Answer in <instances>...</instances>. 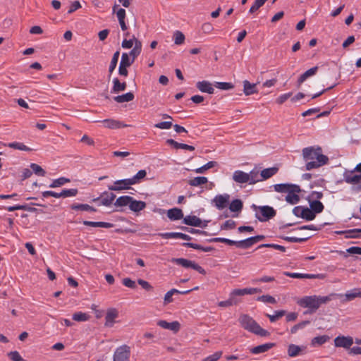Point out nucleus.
<instances>
[{"instance_id": "f257e3e1", "label": "nucleus", "mask_w": 361, "mask_h": 361, "mask_svg": "<svg viewBox=\"0 0 361 361\" xmlns=\"http://www.w3.org/2000/svg\"><path fill=\"white\" fill-rule=\"evenodd\" d=\"M303 159L307 161L306 170L310 171L324 166L329 162V157L322 154V149L319 146H311L302 149Z\"/></svg>"}, {"instance_id": "f03ea898", "label": "nucleus", "mask_w": 361, "mask_h": 361, "mask_svg": "<svg viewBox=\"0 0 361 361\" xmlns=\"http://www.w3.org/2000/svg\"><path fill=\"white\" fill-rule=\"evenodd\" d=\"M341 294L331 293L326 296L310 295L304 296L298 301V305L308 310L304 312L305 314L314 313L322 304H326L336 297H342Z\"/></svg>"}, {"instance_id": "7ed1b4c3", "label": "nucleus", "mask_w": 361, "mask_h": 361, "mask_svg": "<svg viewBox=\"0 0 361 361\" xmlns=\"http://www.w3.org/2000/svg\"><path fill=\"white\" fill-rule=\"evenodd\" d=\"M238 321L243 329L254 334L262 337H267L270 335V333L267 330L262 329L259 324L248 314L240 315Z\"/></svg>"}, {"instance_id": "20e7f679", "label": "nucleus", "mask_w": 361, "mask_h": 361, "mask_svg": "<svg viewBox=\"0 0 361 361\" xmlns=\"http://www.w3.org/2000/svg\"><path fill=\"white\" fill-rule=\"evenodd\" d=\"M252 208L254 210H259V212H256L255 217L261 222L269 221L276 214V211L273 207L268 205L257 206L252 204Z\"/></svg>"}, {"instance_id": "39448f33", "label": "nucleus", "mask_w": 361, "mask_h": 361, "mask_svg": "<svg viewBox=\"0 0 361 361\" xmlns=\"http://www.w3.org/2000/svg\"><path fill=\"white\" fill-rule=\"evenodd\" d=\"M171 262L180 265L184 268H192L194 270H196L200 274L205 275L206 271L201 266H200L197 263L194 261H191L185 258H172L171 260Z\"/></svg>"}, {"instance_id": "423d86ee", "label": "nucleus", "mask_w": 361, "mask_h": 361, "mask_svg": "<svg viewBox=\"0 0 361 361\" xmlns=\"http://www.w3.org/2000/svg\"><path fill=\"white\" fill-rule=\"evenodd\" d=\"M116 198V195L111 192L104 191L101 195L92 199V202H97L98 206L109 207Z\"/></svg>"}, {"instance_id": "0eeeda50", "label": "nucleus", "mask_w": 361, "mask_h": 361, "mask_svg": "<svg viewBox=\"0 0 361 361\" xmlns=\"http://www.w3.org/2000/svg\"><path fill=\"white\" fill-rule=\"evenodd\" d=\"M130 348L123 345L117 348L114 353L113 361H130Z\"/></svg>"}, {"instance_id": "6e6552de", "label": "nucleus", "mask_w": 361, "mask_h": 361, "mask_svg": "<svg viewBox=\"0 0 361 361\" xmlns=\"http://www.w3.org/2000/svg\"><path fill=\"white\" fill-rule=\"evenodd\" d=\"M134 185L130 178L118 180L114 182V185H109L108 189L111 191H121L130 188V185Z\"/></svg>"}, {"instance_id": "1a4fd4ad", "label": "nucleus", "mask_w": 361, "mask_h": 361, "mask_svg": "<svg viewBox=\"0 0 361 361\" xmlns=\"http://www.w3.org/2000/svg\"><path fill=\"white\" fill-rule=\"evenodd\" d=\"M183 224L194 227L205 228L207 226L208 221H202L197 216L194 215H188L183 217Z\"/></svg>"}, {"instance_id": "9d476101", "label": "nucleus", "mask_w": 361, "mask_h": 361, "mask_svg": "<svg viewBox=\"0 0 361 361\" xmlns=\"http://www.w3.org/2000/svg\"><path fill=\"white\" fill-rule=\"evenodd\" d=\"M230 201V195L228 194L217 195L212 200V202L219 210L226 208Z\"/></svg>"}, {"instance_id": "9b49d317", "label": "nucleus", "mask_w": 361, "mask_h": 361, "mask_svg": "<svg viewBox=\"0 0 361 361\" xmlns=\"http://www.w3.org/2000/svg\"><path fill=\"white\" fill-rule=\"evenodd\" d=\"M354 341L351 336H338L334 338V345L338 348L350 349Z\"/></svg>"}, {"instance_id": "f8f14e48", "label": "nucleus", "mask_w": 361, "mask_h": 361, "mask_svg": "<svg viewBox=\"0 0 361 361\" xmlns=\"http://www.w3.org/2000/svg\"><path fill=\"white\" fill-rule=\"evenodd\" d=\"M301 192L300 187L295 185L294 187L287 193L286 201L291 204H295L299 202L300 197L298 193Z\"/></svg>"}, {"instance_id": "ddd939ff", "label": "nucleus", "mask_w": 361, "mask_h": 361, "mask_svg": "<svg viewBox=\"0 0 361 361\" xmlns=\"http://www.w3.org/2000/svg\"><path fill=\"white\" fill-rule=\"evenodd\" d=\"M285 275H286L290 278H293V279H324L325 277L324 274H310L286 272Z\"/></svg>"}, {"instance_id": "4468645a", "label": "nucleus", "mask_w": 361, "mask_h": 361, "mask_svg": "<svg viewBox=\"0 0 361 361\" xmlns=\"http://www.w3.org/2000/svg\"><path fill=\"white\" fill-rule=\"evenodd\" d=\"M118 317V311L115 308H110L107 310L105 316L104 326L112 327L115 323V319Z\"/></svg>"}, {"instance_id": "2eb2a0df", "label": "nucleus", "mask_w": 361, "mask_h": 361, "mask_svg": "<svg viewBox=\"0 0 361 361\" xmlns=\"http://www.w3.org/2000/svg\"><path fill=\"white\" fill-rule=\"evenodd\" d=\"M158 235L164 239L180 238L187 241L192 240V238L189 235L180 232L160 233Z\"/></svg>"}, {"instance_id": "dca6fc26", "label": "nucleus", "mask_w": 361, "mask_h": 361, "mask_svg": "<svg viewBox=\"0 0 361 361\" xmlns=\"http://www.w3.org/2000/svg\"><path fill=\"white\" fill-rule=\"evenodd\" d=\"M157 325L164 329L171 330L175 333L178 332L180 328V324L177 321L168 322L165 320H159L157 322Z\"/></svg>"}, {"instance_id": "f3484780", "label": "nucleus", "mask_w": 361, "mask_h": 361, "mask_svg": "<svg viewBox=\"0 0 361 361\" xmlns=\"http://www.w3.org/2000/svg\"><path fill=\"white\" fill-rule=\"evenodd\" d=\"M352 171H345L343 173V178L345 183L349 184H357L361 183V175L353 174Z\"/></svg>"}, {"instance_id": "a211bd4d", "label": "nucleus", "mask_w": 361, "mask_h": 361, "mask_svg": "<svg viewBox=\"0 0 361 361\" xmlns=\"http://www.w3.org/2000/svg\"><path fill=\"white\" fill-rule=\"evenodd\" d=\"M344 298L341 300L342 302H349L354 300L356 298H361V288H355L348 291L345 295L341 294ZM341 298V297H339Z\"/></svg>"}, {"instance_id": "6ab92c4d", "label": "nucleus", "mask_w": 361, "mask_h": 361, "mask_svg": "<svg viewBox=\"0 0 361 361\" xmlns=\"http://www.w3.org/2000/svg\"><path fill=\"white\" fill-rule=\"evenodd\" d=\"M319 69L318 66H314L309 70L306 71L298 78L297 80V87H300V85L310 77L314 75Z\"/></svg>"}, {"instance_id": "aec40b11", "label": "nucleus", "mask_w": 361, "mask_h": 361, "mask_svg": "<svg viewBox=\"0 0 361 361\" xmlns=\"http://www.w3.org/2000/svg\"><path fill=\"white\" fill-rule=\"evenodd\" d=\"M275 345V343H267L250 348V352L252 354L257 355L267 352Z\"/></svg>"}, {"instance_id": "412c9836", "label": "nucleus", "mask_w": 361, "mask_h": 361, "mask_svg": "<svg viewBox=\"0 0 361 361\" xmlns=\"http://www.w3.org/2000/svg\"><path fill=\"white\" fill-rule=\"evenodd\" d=\"M196 87L202 92L213 94L214 89L212 84L207 80L199 81L196 83Z\"/></svg>"}, {"instance_id": "4be33fe9", "label": "nucleus", "mask_w": 361, "mask_h": 361, "mask_svg": "<svg viewBox=\"0 0 361 361\" xmlns=\"http://www.w3.org/2000/svg\"><path fill=\"white\" fill-rule=\"evenodd\" d=\"M233 180L238 183H248L249 178L247 173L240 170L235 171L233 173Z\"/></svg>"}, {"instance_id": "5701e85b", "label": "nucleus", "mask_w": 361, "mask_h": 361, "mask_svg": "<svg viewBox=\"0 0 361 361\" xmlns=\"http://www.w3.org/2000/svg\"><path fill=\"white\" fill-rule=\"evenodd\" d=\"M167 216L171 221L183 219V212L181 209L174 207L167 211Z\"/></svg>"}, {"instance_id": "b1692460", "label": "nucleus", "mask_w": 361, "mask_h": 361, "mask_svg": "<svg viewBox=\"0 0 361 361\" xmlns=\"http://www.w3.org/2000/svg\"><path fill=\"white\" fill-rule=\"evenodd\" d=\"M102 122L104 123V127L109 129H118L127 126V125L123 124L121 122L118 121L111 118L104 119Z\"/></svg>"}, {"instance_id": "393cba45", "label": "nucleus", "mask_w": 361, "mask_h": 361, "mask_svg": "<svg viewBox=\"0 0 361 361\" xmlns=\"http://www.w3.org/2000/svg\"><path fill=\"white\" fill-rule=\"evenodd\" d=\"M146 207V203L141 200H136L132 197L129 204V209L135 212H140Z\"/></svg>"}, {"instance_id": "a878e982", "label": "nucleus", "mask_w": 361, "mask_h": 361, "mask_svg": "<svg viewBox=\"0 0 361 361\" xmlns=\"http://www.w3.org/2000/svg\"><path fill=\"white\" fill-rule=\"evenodd\" d=\"M166 143L168 145L172 146L173 148H175L176 149H186V150H189V151L195 150V147H193L192 145H188L184 144V143H179L173 139H168L166 140Z\"/></svg>"}, {"instance_id": "bb28decb", "label": "nucleus", "mask_w": 361, "mask_h": 361, "mask_svg": "<svg viewBox=\"0 0 361 361\" xmlns=\"http://www.w3.org/2000/svg\"><path fill=\"white\" fill-rule=\"evenodd\" d=\"M310 204V208L315 214H319L324 210V204L319 200H312L310 198H307Z\"/></svg>"}, {"instance_id": "cd10ccee", "label": "nucleus", "mask_w": 361, "mask_h": 361, "mask_svg": "<svg viewBox=\"0 0 361 361\" xmlns=\"http://www.w3.org/2000/svg\"><path fill=\"white\" fill-rule=\"evenodd\" d=\"M249 181L248 183L250 185H254L257 182L261 181V177L259 169L255 167L252 170L247 173Z\"/></svg>"}, {"instance_id": "c85d7f7f", "label": "nucleus", "mask_w": 361, "mask_h": 361, "mask_svg": "<svg viewBox=\"0 0 361 361\" xmlns=\"http://www.w3.org/2000/svg\"><path fill=\"white\" fill-rule=\"evenodd\" d=\"M257 84L250 83L248 80L243 81V92L247 96L257 93Z\"/></svg>"}, {"instance_id": "c756f323", "label": "nucleus", "mask_w": 361, "mask_h": 361, "mask_svg": "<svg viewBox=\"0 0 361 361\" xmlns=\"http://www.w3.org/2000/svg\"><path fill=\"white\" fill-rule=\"evenodd\" d=\"M82 224L85 226H92V227H101V228H110L114 227V224L109 222H104V221H90L85 220L82 221Z\"/></svg>"}, {"instance_id": "7c9ffc66", "label": "nucleus", "mask_w": 361, "mask_h": 361, "mask_svg": "<svg viewBox=\"0 0 361 361\" xmlns=\"http://www.w3.org/2000/svg\"><path fill=\"white\" fill-rule=\"evenodd\" d=\"M279 169L277 167H271L263 169L260 173L261 181L267 180L278 172Z\"/></svg>"}, {"instance_id": "2f4dec72", "label": "nucleus", "mask_w": 361, "mask_h": 361, "mask_svg": "<svg viewBox=\"0 0 361 361\" xmlns=\"http://www.w3.org/2000/svg\"><path fill=\"white\" fill-rule=\"evenodd\" d=\"M113 87L111 89L112 93H118L121 91H124L126 89L127 85L126 82H121L120 80L115 78L113 80Z\"/></svg>"}, {"instance_id": "473e14b6", "label": "nucleus", "mask_w": 361, "mask_h": 361, "mask_svg": "<svg viewBox=\"0 0 361 361\" xmlns=\"http://www.w3.org/2000/svg\"><path fill=\"white\" fill-rule=\"evenodd\" d=\"M134 94L129 92L126 94L114 97V100L118 103H124L131 102L134 99Z\"/></svg>"}, {"instance_id": "72a5a7b5", "label": "nucleus", "mask_w": 361, "mask_h": 361, "mask_svg": "<svg viewBox=\"0 0 361 361\" xmlns=\"http://www.w3.org/2000/svg\"><path fill=\"white\" fill-rule=\"evenodd\" d=\"M71 209L75 211H87L91 212H97V209L87 204H73Z\"/></svg>"}, {"instance_id": "f704fd0d", "label": "nucleus", "mask_w": 361, "mask_h": 361, "mask_svg": "<svg viewBox=\"0 0 361 361\" xmlns=\"http://www.w3.org/2000/svg\"><path fill=\"white\" fill-rule=\"evenodd\" d=\"M295 184L279 183L274 185V190L278 192L288 193Z\"/></svg>"}, {"instance_id": "c9c22d12", "label": "nucleus", "mask_w": 361, "mask_h": 361, "mask_svg": "<svg viewBox=\"0 0 361 361\" xmlns=\"http://www.w3.org/2000/svg\"><path fill=\"white\" fill-rule=\"evenodd\" d=\"M182 245L184 247H190V248H193L195 250H202L204 252H210V251H213L214 250V248L213 247H210V246L204 247L199 244L190 243V242L183 243H182Z\"/></svg>"}, {"instance_id": "e433bc0d", "label": "nucleus", "mask_w": 361, "mask_h": 361, "mask_svg": "<svg viewBox=\"0 0 361 361\" xmlns=\"http://www.w3.org/2000/svg\"><path fill=\"white\" fill-rule=\"evenodd\" d=\"M338 233L344 234L345 238H361L359 228L350 229L346 231H339Z\"/></svg>"}, {"instance_id": "4c0bfd02", "label": "nucleus", "mask_w": 361, "mask_h": 361, "mask_svg": "<svg viewBox=\"0 0 361 361\" xmlns=\"http://www.w3.org/2000/svg\"><path fill=\"white\" fill-rule=\"evenodd\" d=\"M330 339L327 335L319 336L313 338L311 341L312 346L322 345Z\"/></svg>"}, {"instance_id": "58836bf2", "label": "nucleus", "mask_w": 361, "mask_h": 361, "mask_svg": "<svg viewBox=\"0 0 361 361\" xmlns=\"http://www.w3.org/2000/svg\"><path fill=\"white\" fill-rule=\"evenodd\" d=\"M131 200H132L131 196H128V195L121 196L116 199V202H114V206L125 207V206L129 205Z\"/></svg>"}, {"instance_id": "ea45409f", "label": "nucleus", "mask_w": 361, "mask_h": 361, "mask_svg": "<svg viewBox=\"0 0 361 361\" xmlns=\"http://www.w3.org/2000/svg\"><path fill=\"white\" fill-rule=\"evenodd\" d=\"M209 243H224L228 245H235L238 247V241L230 240L226 238H214L207 240Z\"/></svg>"}, {"instance_id": "a19ab883", "label": "nucleus", "mask_w": 361, "mask_h": 361, "mask_svg": "<svg viewBox=\"0 0 361 361\" xmlns=\"http://www.w3.org/2000/svg\"><path fill=\"white\" fill-rule=\"evenodd\" d=\"M243 204L241 200H233L229 204V209L233 212H239L242 210Z\"/></svg>"}, {"instance_id": "79ce46f5", "label": "nucleus", "mask_w": 361, "mask_h": 361, "mask_svg": "<svg viewBox=\"0 0 361 361\" xmlns=\"http://www.w3.org/2000/svg\"><path fill=\"white\" fill-rule=\"evenodd\" d=\"M208 182V179L204 176H197L192 179L189 180L188 184L191 186H199L205 184Z\"/></svg>"}, {"instance_id": "37998d69", "label": "nucleus", "mask_w": 361, "mask_h": 361, "mask_svg": "<svg viewBox=\"0 0 361 361\" xmlns=\"http://www.w3.org/2000/svg\"><path fill=\"white\" fill-rule=\"evenodd\" d=\"M255 244L253 237H250L245 240L238 241V247L243 249H247Z\"/></svg>"}, {"instance_id": "c03bdc74", "label": "nucleus", "mask_w": 361, "mask_h": 361, "mask_svg": "<svg viewBox=\"0 0 361 361\" xmlns=\"http://www.w3.org/2000/svg\"><path fill=\"white\" fill-rule=\"evenodd\" d=\"M301 215H302V219L306 221H312L316 217V214L312 211V209L307 207H304L303 212L301 213Z\"/></svg>"}, {"instance_id": "a18cd8bd", "label": "nucleus", "mask_w": 361, "mask_h": 361, "mask_svg": "<svg viewBox=\"0 0 361 361\" xmlns=\"http://www.w3.org/2000/svg\"><path fill=\"white\" fill-rule=\"evenodd\" d=\"M71 180L69 178L65 177H60L57 179H55L52 181V183L49 185V188H55L65 185L67 183H69Z\"/></svg>"}, {"instance_id": "49530a36", "label": "nucleus", "mask_w": 361, "mask_h": 361, "mask_svg": "<svg viewBox=\"0 0 361 361\" xmlns=\"http://www.w3.org/2000/svg\"><path fill=\"white\" fill-rule=\"evenodd\" d=\"M301 350L302 348L300 346L295 344H290L288 348V355L292 357H296L299 355Z\"/></svg>"}, {"instance_id": "de8ad7c7", "label": "nucleus", "mask_w": 361, "mask_h": 361, "mask_svg": "<svg viewBox=\"0 0 361 361\" xmlns=\"http://www.w3.org/2000/svg\"><path fill=\"white\" fill-rule=\"evenodd\" d=\"M8 147L12 149H18L21 151L30 152L32 150V149L25 145L23 142H10L8 144Z\"/></svg>"}, {"instance_id": "09e8293b", "label": "nucleus", "mask_w": 361, "mask_h": 361, "mask_svg": "<svg viewBox=\"0 0 361 361\" xmlns=\"http://www.w3.org/2000/svg\"><path fill=\"white\" fill-rule=\"evenodd\" d=\"M217 166V162L214 161H210L207 162L206 164L203 165L201 167H199L196 169H195V172L197 173H203L205 172V171L212 169L214 166Z\"/></svg>"}, {"instance_id": "8fccbe9b", "label": "nucleus", "mask_w": 361, "mask_h": 361, "mask_svg": "<svg viewBox=\"0 0 361 361\" xmlns=\"http://www.w3.org/2000/svg\"><path fill=\"white\" fill-rule=\"evenodd\" d=\"M119 55H120L119 51H116L113 55V57L111 59V63H110V65L109 67V72L110 74L113 73V71L115 70V68L117 66Z\"/></svg>"}, {"instance_id": "3c124183", "label": "nucleus", "mask_w": 361, "mask_h": 361, "mask_svg": "<svg viewBox=\"0 0 361 361\" xmlns=\"http://www.w3.org/2000/svg\"><path fill=\"white\" fill-rule=\"evenodd\" d=\"M90 315L82 312H77L73 314V319L76 322H85L89 320Z\"/></svg>"}, {"instance_id": "603ef678", "label": "nucleus", "mask_w": 361, "mask_h": 361, "mask_svg": "<svg viewBox=\"0 0 361 361\" xmlns=\"http://www.w3.org/2000/svg\"><path fill=\"white\" fill-rule=\"evenodd\" d=\"M286 311L282 310L275 311L274 314L272 315L267 314L266 316L269 319L271 322H275L279 318L286 315Z\"/></svg>"}, {"instance_id": "864d4df0", "label": "nucleus", "mask_w": 361, "mask_h": 361, "mask_svg": "<svg viewBox=\"0 0 361 361\" xmlns=\"http://www.w3.org/2000/svg\"><path fill=\"white\" fill-rule=\"evenodd\" d=\"M133 63V59H131L127 53L122 54L120 65L129 67Z\"/></svg>"}, {"instance_id": "5fc2aeb1", "label": "nucleus", "mask_w": 361, "mask_h": 361, "mask_svg": "<svg viewBox=\"0 0 361 361\" xmlns=\"http://www.w3.org/2000/svg\"><path fill=\"white\" fill-rule=\"evenodd\" d=\"M30 168L32 169V173H35L36 175L39 176H44L46 174V171L38 164L32 163L30 164Z\"/></svg>"}, {"instance_id": "6e6d98bb", "label": "nucleus", "mask_w": 361, "mask_h": 361, "mask_svg": "<svg viewBox=\"0 0 361 361\" xmlns=\"http://www.w3.org/2000/svg\"><path fill=\"white\" fill-rule=\"evenodd\" d=\"M178 228L180 229H181L182 231L188 232L190 233L208 235V233L205 231H201V230L195 229V228L186 227V226H179Z\"/></svg>"}, {"instance_id": "4d7b16f0", "label": "nucleus", "mask_w": 361, "mask_h": 361, "mask_svg": "<svg viewBox=\"0 0 361 361\" xmlns=\"http://www.w3.org/2000/svg\"><path fill=\"white\" fill-rule=\"evenodd\" d=\"M61 192L63 198L75 197L78 195V190L77 188L63 189Z\"/></svg>"}, {"instance_id": "13d9d810", "label": "nucleus", "mask_w": 361, "mask_h": 361, "mask_svg": "<svg viewBox=\"0 0 361 361\" xmlns=\"http://www.w3.org/2000/svg\"><path fill=\"white\" fill-rule=\"evenodd\" d=\"M238 303V300L236 298L231 297V295H230V297L228 300L219 302V306L225 307L231 306L233 305H236Z\"/></svg>"}, {"instance_id": "bf43d9fd", "label": "nucleus", "mask_w": 361, "mask_h": 361, "mask_svg": "<svg viewBox=\"0 0 361 361\" xmlns=\"http://www.w3.org/2000/svg\"><path fill=\"white\" fill-rule=\"evenodd\" d=\"M147 175V172L145 170L142 169L140 170L134 176L131 178L133 184L138 183L140 180L143 179Z\"/></svg>"}, {"instance_id": "052dcab7", "label": "nucleus", "mask_w": 361, "mask_h": 361, "mask_svg": "<svg viewBox=\"0 0 361 361\" xmlns=\"http://www.w3.org/2000/svg\"><path fill=\"white\" fill-rule=\"evenodd\" d=\"M214 86L216 88L224 90H228L233 89L234 87V85L231 82H215Z\"/></svg>"}, {"instance_id": "680f3d73", "label": "nucleus", "mask_w": 361, "mask_h": 361, "mask_svg": "<svg viewBox=\"0 0 361 361\" xmlns=\"http://www.w3.org/2000/svg\"><path fill=\"white\" fill-rule=\"evenodd\" d=\"M173 37L175 44L180 45L184 42L185 35L180 31H176Z\"/></svg>"}, {"instance_id": "e2e57ef3", "label": "nucleus", "mask_w": 361, "mask_h": 361, "mask_svg": "<svg viewBox=\"0 0 361 361\" xmlns=\"http://www.w3.org/2000/svg\"><path fill=\"white\" fill-rule=\"evenodd\" d=\"M267 0H255L249 10L250 13H253L262 7Z\"/></svg>"}, {"instance_id": "0e129e2a", "label": "nucleus", "mask_w": 361, "mask_h": 361, "mask_svg": "<svg viewBox=\"0 0 361 361\" xmlns=\"http://www.w3.org/2000/svg\"><path fill=\"white\" fill-rule=\"evenodd\" d=\"M310 323V321L306 320V321H302V322L294 325L290 329V333L292 334H295L299 329H302L305 328Z\"/></svg>"}, {"instance_id": "69168bd1", "label": "nucleus", "mask_w": 361, "mask_h": 361, "mask_svg": "<svg viewBox=\"0 0 361 361\" xmlns=\"http://www.w3.org/2000/svg\"><path fill=\"white\" fill-rule=\"evenodd\" d=\"M257 300L262 301L267 303L275 304L276 302V299L269 295H263L257 298Z\"/></svg>"}, {"instance_id": "338daca9", "label": "nucleus", "mask_w": 361, "mask_h": 361, "mask_svg": "<svg viewBox=\"0 0 361 361\" xmlns=\"http://www.w3.org/2000/svg\"><path fill=\"white\" fill-rule=\"evenodd\" d=\"M8 357L12 361H25L18 351H11L8 353Z\"/></svg>"}, {"instance_id": "774afa93", "label": "nucleus", "mask_w": 361, "mask_h": 361, "mask_svg": "<svg viewBox=\"0 0 361 361\" xmlns=\"http://www.w3.org/2000/svg\"><path fill=\"white\" fill-rule=\"evenodd\" d=\"M222 351H216L214 354L205 357L202 361H217L222 356Z\"/></svg>"}]
</instances>
